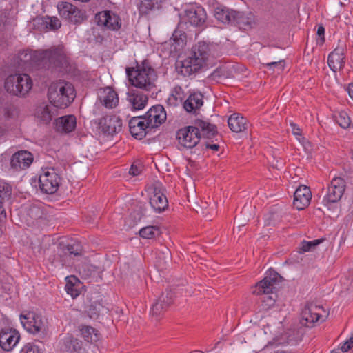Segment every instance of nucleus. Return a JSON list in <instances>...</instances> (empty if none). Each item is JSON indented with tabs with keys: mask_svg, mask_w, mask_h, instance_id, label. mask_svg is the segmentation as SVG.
<instances>
[{
	"mask_svg": "<svg viewBox=\"0 0 353 353\" xmlns=\"http://www.w3.org/2000/svg\"><path fill=\"white\" fill-rule=\"evenodd\" d=\"M130 84L145 92H150L156 88L157 73L148 60L137 63L136 67L125 69Z\"/></svg>",
	"mask_w": 353,
	"mask_h": 353,
	"instance_id": "f257e3e1",
	"label": "nucleus"
},
{
	"mask_svg": "<svg viewBox=\"0 0 353 353\" xmlns=\"http://www.w3.org/2000/svg\"><path fill=\"white\" fill-rule=\"evenodd\" d=\"M210 55L209 45L204 41L199 42L192 46L189 56L180 61L179 72L184 77H190L198 72L206 65Z\"/></svg>",
	"mask_w": 353,
	"mask_h": 353,
	"instance_id": "f03ea898",
	"label": "nucleus"
},
{
	"mask_svg": "<svg viewBox=\"0 0 353 353\" xmlns=\"http://www.w3.org/2000/svg\"><path fill=\"white\" fill-rule=\"evenodd\" d=\"M34 59L38 62L39 65L48 69L61 70L66 68L69 64L63 47L60 46L48 50L36 51Z\"/></svg>",
	"mask_w": 353,
	"mask_h": 353,
	"instance_id": "7ed1b4c3",
	"label": "nucleus"
},
{
	"mask_svg": "<svg viewBox=\"0 0 353 353\" xmlns=\"http://www.w3.org/2000/svg\"><path fill=\"white\" fill-rule=\"evenodd\" d=\"M281 280L282 277L277 272L270 271L263 280L256 283L253 293L261 296L260 299L263 310H268L274 305L276 295L273 290Z\"/></svg>",
	"mask_w": 353,
	"mask_h": 353,
	"instance_id": "20e7f679",
	"label": "nucleus"
},
{
	"mask_svg": "<svg viewBox=\"0 0 353 353\" xmlns=\"http://www.w3.org/2000/svg\"><path fill=\"white\" fill-rule=\"evenodd\" d=\"M76 97L74 86L69 82L58 81L50 84L48 90V98L58 108H65L70 105Z\"/></svg>",
	"mask_w": 353,
	"mask_h": 353,
	"instance_id": "39448f33",
	"label": "nucleus"
},
{
	"mask_svg": "<svg viewBox=\"0 0 353 353\" xmlns=\"http://www.w3.org/2000/svg\"><path fill=\"white\" fill-rule=\"evenodd\" d=\"M32 82L26 74H14L9 75L5 80L6 90L17 97H25L31 90Z\"/></svg>",
	"mask_w": 353,
	"mask_h": 353,
	"instance_id": "423d86ee",
	"label": "nucleus"
},
{
	"mask_svg": "<svg viewBox=\"0 0 353 353\" xmlns=\"http://www.w3.org/2000/svg\"><path fill=\"white\" fill-rule=\"evenodd\" d=\"M61 183V176L54 168H46L39 177V185L43 193L52 194L57 192Z\"/></svg>",
	"mask_w": 353,
	"mask_h": 353,
	"instance_id": "0eeeda50",
	"label": "nucleus"
},
{
	"mask_svg": "<svg viewBox=\"0 0 353 353\" xmlns=\"http://www.w3.org/2000/svg\"><path fill=\"white\" fill-rule=\"evenodd\" d=\"M345 187L346 183L343 178L339 176L333 178L323 199L324 205L330 209L332 205L339 203L345 192Z\"/></svg>",
	"mask_w": 353,
	"mask_h": 353,
	"instance_id": "6e6552de",
	"label": "nucleus"
},
{
	"mask_svg": "<svg viewBox=\"0 0 353 353\" xmlns=\"http://www.w3.org/2000/svg\"><path fill=\"white\" fill-rule=\"evenodd\" d=\"M59 15L72 23H81L87 19L85 12L68 2L61 1L57 4Z\"/></svg>",
	"mask_w": 353,
	"mask_h": 353,
	"instance_id": "1a4fd4ad",
	"label": "nucleus"
},
{
	"mask_svg": "<svg viewBox=\"0 0 353 353\" xmlns=\"http://www.w3.org/2000/svg\"><path fill=\"white\" fill-rule=\"evenodd\" d=\"M177 139L181 146L186 148H194L200 140L196 125L188 126L179 130L177 132Z\"/></svg>",
	"mask_w": 353,
	"mask_h": 353,
	"instance_id": "9d476101",
	"label": "nucleus"
},
{
	"mask_svg": "<svg viewBox=\"0 0 353 353\" xmlns=\"http://www.w3.org/2000/svg\"><path fill=\"white\" fill-rule=\"evenodd\" d=\"M20 319L23 327L30 333L37 334L44 330V323L41 316L34 312L21 314Z\"/></svg>",
	"mask_w": 353,
	"mask_h": 353,
	"instance_id": "9b49d317",
	"label": "nucleus"
},
{
	"mask_svg": "<svg viewBox=\"0 0 353 353\" xmlns=\"http://www.w3.org/2000/svg\"><path fill=\"white\" fill-rule=\"evenodd\" d=\"M146 124L150 129L157 128L163 123L167 118L165 110L163 105L152 106L144 115Z\"/></svg>",
	"mask_w": 353,
	"mask_h": 353,
	"instance_id": "f8f14e48",
	"label": "nucleus"
},
{
	"mask_svg": "<svg viewBox=\"0 0 353 353\" xmlns=\"http://www.w3.org/2000/svg\"><path fill=\"white\" fill-rule=\"evenodd\" d=\"M99 128L103 134L113 136L122 130V121L117 115H107L99 120Z\"/></svg>",
	"mask_w": 353,
	"mask_h": 353,
	"instance_id": "ddd939ff",
	"label": "nucleus"
},
{
	"mask_svg": "<svg viewBox=\"0 0 353 353\" xmlns=\"http://www.w3.org/2000/svg\"><path fill=\"white\" fill-rule=\"evenodd\" d=\"M20 339L19 332L12 327L2 328L0 331V347L4 351L12 350Z\"/></svg>",
	"mask_w": 353,
	"mask_h": 353,
	"instance_id": "4468645a",
	"label": "nucleus"
},
{
	"mask_svg": "<svg viewBox=\"0 0 353 353\" xmlns=\"http://www.w3.org/2000/svg\"><path fill=\"white\" fill-rule=\"evenodd\" d=\"M153 186L154 191L150 198V204L156 212L161 213L167 209L168 201L165 195L161 191L162 184L156 182Z\"/></svg>",
	"mask_w": 353,
	"mask_h": 353,
	"instance_id": "2eb2a0df",
	"label": "nucleus"
},
{
	"mask_svg": "<svg viewBox=\"0 0 353 353\" xmlns=\"http://www.w3.org/2000/svg\"><path fill=\"white\" fill-rule=\"evenodd\" d=\"M58 114V108L50 102L49 104L43 103L38 105L35 110L34 115L41 123L48 124Z\"/></svg>",
	"mask_w": 353,
	"mask_h": 353,
	"instance_id": "dca6fc26",
	"label": "nucleus"
},
{
	"mask_svg": "<svg viewBox=\"0 0 353 353\" xmlns=\"http://www.w3.org/2000/svg\"><path fill=\"white\" fill-rule=\"evenodd\" d=\"M143 116L134 117L129 121V130L132 137L138 139H142L145 137L148 130H151L146 124V120Z\"/></svg>",
	"mask_w": 353,
	"mask_h": 353,
	"instance_id": "f3484780",
	"label": "nucleus"
},
{
	"mask_svg": "<svg viewBox=\"0 0 353 353\" xmlns=\"http://www.w3.org/2000/svg\"><path fill=\"white\" fill-rule=\"evenodd\" d=\"M321 310L313 303H307L301 312V323L307 327H312L321 316L319 311Z\"/></svg>",
	"mask_w": 353,
	"mask_h": 353,
	"instance_id": "a211bd4d",
	"label": "nucleus"
},
{
	"mask_svg": "<svg viewBox=\"0 0 353 353\" xmlns=\"http://www.w3.org/2000/svg\"><path fill=\"white\" fill-rule=\"evenodd\" d=\"M174 293L172 291L163 292L159 298L154 303L151 312L153 316H159L163 314L168 307L173 303Z\"/></svg>",
	"mask_w": 353,
	"mask_h": 353,
	"instance_id": "6ab92c4d",
	"label": "nucleus"
},
{
	"mask_svg": "<svg viewBox=\"0 0 353 353\" xmlns=\"http://www.w3.org/2000/svg\"><path fill=\"white\" fill-rule=\"evenodd\" d=\"M312 193L309 187L306 185L299 186L294 194V206L299 210L307 208L311 201Z\"/></svg>",
	"mask_w": 353,
	"mask_h": 353,
	"instance_id": "aec40b11",
	"label": "nucleus"
},
{
	"mask_svg": "<svg viewBox=\"0 0 353 353\" xmlns=\"http://www.w3.org/2000/svg\"><path fill=\"white\" fill-rule=\"evenodd\" d=\"M60 350L67 353H83L82 342L71 334L63 336L59 341Z\"/></svg>",
	"mask_w": 353,
	"mask_h": 353,
	"instance_id": "412c9836",
	"label": "nucleus"
},
{
	"mask_svg": "<svg viewBox=\"0 0 353 353\" xmlns=\"http://www.w3.org/2000/svg\"><path fill=\"white\" fill-rule=\"evenodd\" d=\"M98 98L100 103L107 108H114L119 103L118 94L110 87L99 89Z\"/></svg>",
	"mask_w": 353,
	"mask_h": 353,
	"instance_id": "4be33fe9",
	"label": "nucleus"
},
{
	"mask_svg": "<svg viewBox=\"0 0 353 353\" xmlns=\"http://www.w3.org/2000/svg\"><path fill=\"white\" fill-rule=\"evenodd\" d=\"M345 50L343 47H336L331 52L327 58V63L330 69L336 72L341 70L345 65Z\"/></svg>",
	"mask_w": 353,
	"mask_h": 353,
	"instance_id": "5701e85b",
	"label": "nucleus"
},
{
	"mask_svg": "<svg viewBox=\"0 0 353 353\" xmlns=\"http://www.w3.org/2000/svg\"><path fill=\"white\" fill-rule=\"evenodd\" d=\"M185 17L188 23L194 26L201 27L206 21V13L202 7L190 8L185 11Z\"/></svg>",
	"mask_w": 353,
	"mask_h": 353,
	"instance_id": "b1692460",
	"label": "nucleus"
},
{
	"mask_svg": "<svg viewBox=\"0 0 353 353\" xmlns=\"http://www.w3.org/2000/svg\"><path fill=\"white\" fill-rule=\"evenodd\" d=\"M97 17L98 23L109 29L116 30L121 27V19L119 17L110 11L100 12Z\"/></svg>",
	"mask_w": 353,
	"mask_h": 353,
	"instance_id": "393cba45",
	"label": "nucleus"
},
{
	"mask_svg": "<svg viewBox=\"0 0 353 353\" xmlns=\"http://www.w3.org/2000/svg\"><path fill=\"white\" fill-rule=\"evenodd\" d=\"M55 124L57 131L69 133L75 129L77 119L74 115H65L55 120Z\"/></svg>",
	"mask_w": 353,
	"mask_h": 353,
	"instance_id": "a878e982",
	"label": "nucleus"
},
{
	"mask_svg": "<svg viewBox=\"0 0 353 353\" xmlns=\"http://www.w3.org/2000/svg\"><path fill=\"white\" fill-rule=\"evenodd\" d=\"M203 96L199 92L191 93L183 101V107L188 112L195 113L203 105Z\"/></svg>",
	"mask_w": 353,
	"mask_h": 353,
	"instance_id": "bb28decb",
	"label": "nucleus"
},
{
	"mask_svg": "<svg viewBox=\"0 0 353 353\" xmlns=\"http://www.w3.org/2000/svg\"><path fill=\"white\" fill-rule=\"evenodd\" d=\"M254 24V17L251 13L245 14L243 12L234 11L232 25L236 26L239 29L247 30Z\"/></svg>",
	"mask_w": 353,
	"mask_h": 353,
	"instance_id": "cd10ccee",
	"label": "nucleus"
},
{
	"mask_svg": "<svg viewBox=\"0 0 353 353\" xmlns=\"http://www.w3.org/2000/svg\"><path fill=\"white\" fill-rule=\"evenodd\" d=\"M128 99L133 110H142L148 103V97L141 91L132 90L128 93Z\"/></svg>",
	"mask_w": 353,
	"mask_h": 353,
	"instance_id": "c85d7f7f",
	"label": "nucleus"
},
{
	"mask_svg": "<svg viewBox=\"0 0 353 353\" xmlns=\"http://www.w3.org/2000/svg\"><path fill=\"white\" fill-rule=\"evenodd\" d=\"M194 125L197 127L200 137L203 136L204 138L210 139L214 137L218 134L216 127L208 122L202 120H196Z\"/></svg>",
	"mask_w": 353,
	"mask_h": 353,
	"instance_id": "c756f323",
	"label": "nucleus"
},
{
	"mask_svg": "<svg viewBox=\"0 0 353 353\" xmlns=\"http://www.w3.org/2000/svg\"><path fill=\"white\" fill-rule=\"evenodd\" d=\"M230 129L234 132H241L247 128V119L239 114H232L228 120Z\"/></svg>",
	"mask_w": 353,
	"mask_h": 353,
	"instance_id": "7c9ffc66",
	"label": "nucleus"
},
{
	"mask_svg": "<svg viewBox=\"0 0 353 353\" xmlns=\"http://www.w3.org/2000/svg\"><path fill=\"white\" fill-rule=\"evenodd\" d=\"M32 162V156H12L10 166L13 170L19 171L28 168Z\"/></svg>",
	"mask_w": 353,
	"mask_h": 353,
	"instance_id": "2f4dec72",
	"label": "nucleus"
},
{
	"mask_svg": "<svg viewBox=\"0 0 353 353\" xmlns=\"http://www.w3.org/2000/svg\"><path fill=\"white\" fill-rule=\"evenodd\" d=\"M185 94L183 88L179 86H175L171 91L168 99L167 104L170 107H176L183 104Z\"/></svg>",
	"mask_w": 353,
	"mask_h": 353,
	"instance_id": "473e14b6",
	"label": "nucleus"
},
{
	"mask_svg": "<svg viewBox=\"0 0 353 353\" xmlns=\"http://www.w3.org/2000/svg\"><path fill=\"white\" fill-rule=\"evenodd\" d=\"M81 283L75 276L66 277V285L65 287L67 294H70L72 299L77 298L80 294L79 286Z\"/></svg>",
	"mask_w": 353,
	"mask_h": 353,
	"instance_id": "72a5a7b5",
	"label": "nucleus"
},
{
	"mask_svg": "<svg viewBox=\"0 0 353 353\" xmlns=\"http://www.w3.org/2000/svg\"><path fill=\"white\" fill-rule=\"evenodd\" d=\"M235 10L226 8L216 7L214 9V15L216 19L223 23L232 24V18Z\"/></svg>",
	"mask_w": 353,
	"mask_h": 353,
	"instance_id": "f704fd0d",
	"label": "nucleus"
},
{
	"mask_svg": "<svg viewBox=\"0 0 353 353\" xmlns=\"http://www.w3.org/2000/svg\"><path fill=\"white\" fill-rule=\"evenodd\" d=\"M81 333L83 339L89 343H94L100 339V334L98 330L91 326H83Z\"/></svg>",
	"mask_w": 353,
	"mask_h": 353,
	"instance_id": "c9c22d12",
	"label": "nucleus"
},
{
	"mask_svg": "<svg viewBox=\"0 0 353 353\" xmlns=\"http://www.w3.org/2000/svg\"><path fill=\"white\" fill-rule=\"evenodd\" d=\"M171 40L173 41L172 45H175L174 50H176L185 44L186 34L183 30L176 28L172 34Z\"/></svg>",
	"mask_w": 353,
	"mask_h": 353,
	"instance_id": "e433bc0d",
	"label": "nucleus"
},
{
	"mask_svg": "<svg viewBox=\"0 0 353 353\" xmlns=\"http://www.w3.org/2000/svg\"><path fill=\"white\" fill-rule=\"evenodd\" d=\"M161 0H141L139 6L140 12L147 14L150 10H152L160 7Z\"/></svg>",
	"mask_w": 353,
	"mask_h": 353,
	"instance_id": "4c0bfd02",
	"label": "nucleus"
},
{
	"mask_svg": "<svg viewBox=\"0 0 353 353\" xmlns=\"http://www.w3.org/2000/svg\"><path fill=\"white\" fill-rule=\"evenodd\" d=\"M139 233L143 239H152L159 236L161 232L158 226L149 225L141 228Z\"/></svg>",
	"mask_w": 353,
	"mask_h": 353,
	"instance_id": "58836bf2",
	"label": "nucleus"
},
{
	"mask_svg": "<svg viewBox=\"0 0 353 353\" xmlns=\"http://www.w3.org/2000/svg\"><path fill=\"white\" fill-rule=\"evenodd\" d=\"M65 250H67L66 253H68L70 256L73 255L74 256H81L83 252L82 245L80 243L77 241L68 243Z\"/></svg>",
	"mask_w": 353,
	"mask_h": 353,
	"instance_id": "ea45409f",
	"label": "nucleus"
},
{
	"mask_svg": "<svg viewBox=\"0 0 353 353\" xmlns=\"http://www.w3.org/2000/svg\"><path fill=\"white\" fill-rule=\"evenodd\" d=\"M324 239H315L311 241H303L301 243V251L299 252H305L314 250L317 245L323 242Z\"/></svg>",
	"mask_w": 353,
	"mask_h": 353,
	"instance_id": "a19ab883",
	"label": "nucleus"
},
{
	"mask_svg": "<svg viewBox=\"0 0 353 353\" xmlns=\"http://www.w3.org/2000/svg\"><path fill=\"white\" fill-rule=\"evenodd\" d=\"M336 122L344 129H346L350 127L351 123V120L347 113L342 111L338 113L337 115L335 116Z\"/></svg>",
	"mask_w": 353,
	"mask_h": 353,
	"instance_id": "79ce46f5",
	"label": "nucleus"
},
{
	"mask_svg": "<svg viewBox=\"0 0 353 353\" xmlns=\"http://www.w3.org/2000/svg\"><path fill=\"white\" fill-rule=\"evenodd\" d=\"M12 194V188L7 183H0V203L8 201Z\"/></svg>",
	"mask_w": 353,
	"mask_h": 353,
	"instance_id": "37998d69",
	"label": "nucleus"
},
{
	"mask_svg": "<svg viewBox=\"0 0 353 353\" xmlns=\"http://www.w3.org/2000/svg\"><path fill=\"white\" fill-rule=\"evenodd\" d=\"M79 271L83 278L87 279L90 277L95 271V267L89 263H84L79 266Z\"/></svg>",
	"mask_w": 353,
	"mask_h": 353,
	"instance_id": "c03bdc74",
	"label": "nucleus"
},
{
	"mask_svg": "<svg viewBox=\"0 0 353 353\" xmlns=\"http://www.w3.org/2000/svg\"><path fill=\"white\" fill-rule=\"evenodd\" d=\"M143 170V163L140 160L134 161L129 170V174L135 176L139 175Z\"/></svg>",
	"mask_w": 353,
	"mask_h": 353,
	"instance_id": "a18cd8bd",
	"label": "nucleus"
},
{
	"mask_svg": "<svg viewBox=\"0 0 353 353\" xmlns=\"http://www.w3.org/2000/svg\"><path fill=\"white\" fill-rule=\"evenodd\" d=\"M271 159H268V163L271 167L276 169H281L283 167L284 161L280 156H270Z\"/></svg>",
	"mask_w": 353,
	"mask_h": 353,
	"instance_id": "49530a36",
	"label": "nucleus"
},
{
	"mask_svg": "<svg viewBox=\"0 0 353 353\" xmlns=\"http://www.w3.org/2000/svg\"><path fill=\"white\" fill-rule=\"evenodd\" d=\"M265 65L269 70L276 68L279 70L282 71L284 69L285 63L283 60H279L278 61L268 63L265 64Z\"/></svg>",
	"mask_w": 353,
	"mask_h": 353,
	"instance_id": "de8ad7c7",
	"label": "nucleus"
},
{
	"mask_svg": "<svg viewBox=\"0 0 353 353\" xmlns=\"http://www.w3.org/2000/svg\"><path fill=\"white\" fill-rule=\"evenodd\" d=\"M299 142L302 146L303 151L305 153H312V143L305 137L301 138Z\"/></svg>",
	"mask_w": 353,
	"mask_h": 353,
	"instance_id": "09e8293b",
	"label": "nucleus"
},
{
	"mask_svg": "<svg viewBox=\"0 0 353 353\" xmlns=\"http://www.w3.org/2000/svg\"><path fill=\"white\" fill-rule=\"evenodd\" d=\"M21 352H23V353H40V351H39L38 346L31 344V343H28L22 349Z\"/></svg>",
	"mask_w": 353,
	"mask_h": 353,
	"instance_id": "8fccbe9b",
	"label": "nucleus"
},
{
	"mask_svg": "<svg viewBox=\"0 0 353 353\" xmlns=\"http://www.w3.org/2000/svg\"><path fill=\"white\" fill-rule=\"evenodd\" d=\"M292 134L296 137V139L299 141L303 137L302 136L301 130L293 122L290 123Z\"/></svg>",
	"mask_w": 353,
	"mask_h": 353,
	"instance_id": "3c124183",
	"label": "nucleus"
},
{
	"mask_svg": "<svg viewBox=\"0 0 353 353\" xmlns=\"http://www.w3.org/2000/svg\"><path fill=\"white\" fill-rule=\"evenodd\" d=\"M51 29H58L61 27L60 21L56 17H51L49 19V21L47 22Z\"/></svg>",
	"mask_w": 353,
	"mask_h": 353,
	"instance_id": "603ef678",
	"label": "nucleus"
},
{
	"mask_svg": "<svg viewBox=\"0 0 353 353\" xmlns=\"http://www.w3.org/2000/svg\"><path fill=\"white\" fill-rule=\"evenodd\" d=\"M353 347V335L350 338L349 340L345 341L341 347V350L343 352H347Z\"/></svg>",
	"mask_w": 353,
	"mask_h": 353,
	"instance_id": "864d4df0",
	"label": "nucleus"
},
{
	"mask_svg": "<svg viewBox=\"0 0 353 353\" xmlns=\"http://www.w3.org/2000/svg\"><path fill=\"white\" fill-rule=\"evenodd\" d=\"M204 145L206 150L210 149L212 150V152H216L219 150V145L217 143L206 142Z\"/></svg>",
	"mask_w": 353,
	"mask_h": 353,
	"instance_id": "5fc2aeb1",
	"label": "nucleus"
},
{
	"mask_svg": "<svg viewBox=\"0 0 353 353\" xmlns=\"http://www.w3.org/2000/svg\"><path fill=\"white\" fill-rule=\"evenodd\" d=\"M4 114L7 118H11L14 116V110L12 107H7L5 108Z\"/></svg>",
	"mask_w": 353,
	"mask_h": 353,
	"instance_id": "6e6d98bb",
	"label": "nucleus"
},
{
	"mask_svg": "<svg viewBox=\"0 0 353 353\" xmlns=\"http://www.w3.org/2000/svg\"><path fill=\"white\" fill-rule=\"evenodd\" d=\"M3 203H0V222L3 221L6 219V213L3 206Z\"/></svg>",
	"mask_w": 353,
	"mask_h": 353,
	"instance_id": "4d7b16f0",
	"label": "nucleus"
},
{
	"mask_svg": "<svg viewBox=\"0 0 353 353\" xmlns=\"http://www.w3.org/2000/svg\"><path fill=\"white\" fill-rule=\"evenodd\" d=\"M324 34H325V28L323 26H319L318 27V29H317V34L318 36L319 37H322V40L323 41H325V39H324Z\"/></svg>",
	"mask_w": 353,
	"mask_h": 353,
	"instance_id": "13d9d810",
	"label": "nucleus"
},
{
	"mask_svg": "<svg viewBox=\"0 0 353 353\" xmlns=\"http://www.w3.org/2000/svg\"><path fill=\"white\" fill-rule=\"evenodd\" d=\"M347 91L350 97L353 100V83L349 84L348 87L347 88Z\"/></svg>",
	"mask_w": 353,
	"mask_h": 353,
	"instance_id": "bf43d9fd",
	"label": "nucleus"
},
{
	"mask_svg": "<svg viewBox=\"0 0 353 353\" xmlns=\"http://www.w3.org/2000/svg\"><path fill=\"white\" fill-rule=\"evenodd\" d=\"M13 154H32L28 150H18L13 153Z\"/></svg>",
	"mask_w": 353,
	"mask_h": 353,
	"instance_id": "052dcab7",
	"label": "nucleus"
},
{
	"mask_svg": "<svg viewBox=\"0 0 353 353\" xmlns=\"http://www.w3.org/2000/svg\"><path fill=\"white\" fill-rule=\"evenodd\" d=\"M274 353H293L291 351H285V350H276L275 351Z\"/></svg>",
	"mask_w": 353,
	"mask_h": 353,
	"instance_id": "680f3d73",
	"label": "nucleus"
},
{
	"mask_svg": "<svg viewBox=\"0 0 353 353\" xmlns=\"http://www.w3.org/2000/svg\"><path fill=\"white\" fill-rule=\"evenodd\" d=\"M5 130L0 126V137L4 134Z\"/></svg>",
	"mask_w": 353,
	"mask_h": 353,
	"instance_id": "e2e57ef3",
	"label": "nucleus"
},
{
	"mask_svg": "<svg viewBox=\"0 0 353 353\" xmlns=\"http://www.w3.org/2000/svg\"><path fill=\"white\" fill-rule=\"evenodd\" d=\"M94 314L95 316H98V315H99V312H94ZM92 315H93V314L92 313L91 316H92Z\"/></svg>",
	"mask_w": 353,
	"mask_h": 353,
	"instance_id": "0e129e2a",
	"label": "nucleus"
}]
</instances>
